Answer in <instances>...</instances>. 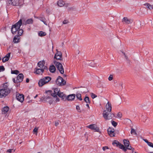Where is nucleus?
<instances>
[{"instance_id":"35","label":"nucleus","mask_w":153,"mask_h":153,"mask_svg":"<svg viewBox=\"0 0 153 153\" xmlns=\"http://www.w3.org/2000/svg\"><path fill=\"white\" fill-rule=\"evenodd\" d=\"M76 109L78 112L81 113V110L80 108L79 105L76 106Z\"/></svg>"},{"instance_id":"45","label":"nucleus","mask_w":153,"mask_h":153,"mask_svg":"<svg viewBox=\"0 0 153 153\" xmlns=\"http://www.w3.org/2000/svg\"><path fill=\"white\" fill-rule=\"evenodd\" d=\"M69 22L67 20H64L63 22V24H68Z\"/></svg>"},{"instance_id":"41","label":"nucleus","mask_w":153,"mask_h":153,"mask_svg":"<svg viewBox=\"0 0 153 153\" xmlns=\"http://www.w3.org/2000/svg\"><path fill=\"white\" fill-rule=\"evenodd\" d=\"M127 148L128 149H129V150H131L132 152H133L134 150V149L131 146H129H129L128 147H127Z\"/></svg>"},{"instance_id":"38","label":"nucleus","mask_w":153,"mask_h":153,"mask_svg":"<svg viewBox=\"0 0 153 153\" xmlns=\"http://www.w3.org/2000/svg\"><path fill=\"white\" fill-rule=\"evenodd\" d=\"M38 128H37L36 127H35L34 129L33 130V132L34 133H35V134H36V135H37V131L38 130Z\"/></svg>"},{"instance_id":"5","label":"nucleus","mask_w":153,"mask_h":153,"mask_svg":"<svg viewBox=\"0 0 153 153\" xmlns=\"http://www.w3.org/2000/svg\"><path fill=\"white\" fill-rule=\"evenodd\" d=\"M60 90L59 88H56L53 90V92H52L51 91H48L46 92L47 94L49 95H51V96H52L54 97H57L59 93L60 92Z\"/></svg>"},{"instance_id":"27","label":"nucleus","mask_w":153,"mask_h":153,"mask_svg":"<svg viewBox=\"0 0 153 153\" xmlns=\"http://www.w3.org/2000/svg\"><path fill=\"white\" fill-rule=\"evenodd\" d=\"M19 39L18 36H15L13 38V42L14 43H17L19 42Z\"/></svg>"},{"instance_id":"30","label":"nucleus","mask_w":153,"mask_h":153,"mask_svg":"<svg viewBox=\"0 0 153 153\" xmlns=\"http://www.w3.org/2000/svg\"><path fill=\"white\" fill-rule=\"evenodd\" d=\"M84 101L87 103H90V101L89 100V98L88 97H85L84 98Z\"/></svg>"},{"instance_id":"19","label":"nucleus","mask_w":153,"mask_h":153,"mask_svg":"<svg viewBox=\"0 0 153 153\" xmlns=\"http://www.w3.org/2000/svg\"><path fill=\"white\" fill-rule=\"evenodd\" d=\"M75 97V94H74L69 95L66 97V99L68 101H72Z\"/></svg>"},{"instance_id":"15","label":"nucleus","mask_w":153,"mask_h":153,"mask_svg":"<svg viewBox=\"0 0 153 153\" xmlns=\"http://www.w3.org/2000/svg\"><path fill=\"white\" fill-rule=\"evenodd\" d=\"M51 95H49L48 96H47L46 97L45 96L43 98V99L44 100L48 101V100H49L48 101L49 103L50 104H51L53 101V98L51 97Z\"/></svg>"},{"instance_id":"42","label":"nucleus","mask_w":153,"mask_h":153,"mask_svg":"<svg viewBox=\"0 0 153 153\" xmlns=\"http://www.w3.org/2000/svg\"><path fill=\"white\" fill-rule=\"evenodd\" d=\"M117 116L118 117L121 118L122 116V114L121 112H119L118 113Z\"/></svg>"},{"instance_id":"50","label":"nucleus","mask_w":153,"mask_h":153,"mask_svg":"<svg viewBox=\"0 0 153 153\" xmlns=\"http://www.w3.org/2000/svg\"><path fill=\"white\" fill-rule=\"evenodd\" d=\"M149 4L148 3H146L145 4H144V5L147 8H148L149 5Z\"/></svg>"},{"instance_id":"57","label":"nucleus","mask_w":153,"mask_h":153,"mask_svg":"<svg viewBox=\"0 0 153 153\" xmlns=\"http://www.w3.org/2000/svg\"><path fill=\"white\" fill-rule=\"evenodd\" d=\"M59 98H56V101H59Z\"/></svg>"},{"instance_id":"11","label":"nucleus","mask_w":153,"mask_h":153,"mask_svg":"<svg viewBox=\"0 0 153 153\" xmlns=\"http://www.w3.org/2000/svg\"><path fill=\"white\" fill-rule=\"evenodd\" d=\"M16 98L17 100L21 102L24 101V95L22 94H16Z\"/></svg>"},{"instance_id":"7","label":"nucleus","mask_w":153,"mask_h":153,"mask_svg":"<svg viewBox=\"0 0 153 153\" xmlns=\"http://www.w3.org/2000/svg\"><path fill=\"white\" fill-rule=\"evenodd\" d=\"M56 83L58 85L64 86L66 84V81L61 77L59 76L56 80Z\"/></svg>"},{"instance_id":"33","label":"nucleus","mask_w":153,"mask_h":153,"mask_svg":"<svg viewBox=\"0 0 153 153\" xmlns=\"http://www.w3.org/2000/svg\"><path fill=\"white\" fill-rule=\"evenodd\" d=\"M131 134H134L135 135H137V134L136 133V132L135 131V130L133 128H131Z\"/></svg>"},{"instance_id":"55","label":"nucleus","mask_w":153,"mask_h":153,"mask_svg":"<svg viewBox=\"0 0 153 153\" xmlns=\"http://www.w3.org/2000/svg\"><path fill=\"white\" fill-rule=\"evenodd\" d=\"M86 106L88 107V109L90 108V107L89 106L88 104H86Z\"/></svg>"},{"instance_id":"14","label":"nucleus","mask_w":153,"mask_h":153,"mask_svg":"<svg viewBox=\"0 0 153 153\" xmlns=\"http://www.w3.org/2000/svg\"><path fill=\"white\" fill-rule=\"evenodd\" d=\"M57 52L55 54L54 58L57 60H60L62 57V53L61 52L58 51L56 50Z\"/></svg>"},{"instance_id":"8","label":"nucleus","mask_w":153,"mask_h":153,"mask_svg":"<svg viewBox=\"0 0 153 153\" xmlns=\"http://www.w3.org/2000/svg\"><path fill=\"white\" fill-rule=\"evenodd\" d=\"M113 144L114 145L119 147L120 149H122L125 152H126L127 149H128L127 147H126V148H125L123 144L119 142L117 140H114L113 143Z\"/></svg>"},{"instance_id":"13","label":"nucleus","mask_w":153,"mask_h":153,"mask_svg":"<svg viewBox=\"0 0 153 153\" xmlns=\"http://www.w3.org/2000/svg\"><path fill=\"white\" fill-rule=\"evenodd\" d=\"M108 134L111 137H113L115 136V133L114 132V128H109L108 129Z\"/></svg>"},{"instance_id":"39","label":"nucleus","mask_w":153,"mask_h":153,"mask_svg":"<svg viewBox=\"0 0 153 153\" xmlns=\"http://www.w3.org/2000/svg\"><path fill=\"white\" fill-rule=\"evenodd\" d=\"M111 123L112 125L114 127H116L117 125V123L114 121H111Z\"/></svg>"},{"instance_id":"1","label":"nucleus","mask_w":153,"mask_h":153,"mask_svg":"<svg viewBox=\"0 0 153 153\" xmlns=\"http://www.w3.org/2000/svg\"><path fill=\"white\" fill-rule=\"evenodd\" d=\"M10 92V90L8 87L7 83H4L3 85V88L0 89V98L5 97Z\"/></svg>"},{"instance_id":"46","label":"nucleus","mask_w":153,"mask_h":153,"mask_svg":"<svg viewBox=\"0 0 153 153\" xmlns=\"http://www.w3.org/2000/svg\"><path fill=\"white\" fill-rule=\"evenodd\" d=\"M148 145L149 146H150L151 147L153 148V144L152 143L149 142V143H148Z\"/></svg>"},{"instance_id":"6","label":"nucleus","mask_w":153,"mask_h":153,"mask_svg":"<svg viewBox=\"0 0 153 153\" xmlns=\"http://www.w3.org/2000/svg\"><path fill=\"white\" fill-rule=\"evenodd\" d=\"M54 63L56 67L60 73L62 74H63L64 73V71L62 64L60 62H57L56 61H54Z\"/></svg>"},{"instance_id":"26","label":"nucleus","mask_w":153,"mask_h":153,"mask_svg":"<svg viewBox=\"0 0 153 153\" xmlns=\"http://www.w3.org/2000/svg\"><path fill=\"white\" fill-rule=\"evenodd\" d=\"M49 70L51 72H54L56 70L55 67L53 65L50 66L49 68Z\"/></svg>"},{"instance_id":"47","label":"nucleus","mask_w":153,"mask_h":153,"mask_svg":"<svg viewBox=\"0 0 153 153\" xmlns=\"http://www.w3.org/2000/svg\"><path fill=\"white\" fill-rule=\"evenodd\" d=\"M108 147L107 146H104L102 147V149L104 151H105L106 149H108Z\"/></svg>"},{"instance_id":"56","label":"nucleus","mask_w":153,"mask_h":153,"mask_svg":"<svg viewBox=\"0 0 153 153\" xmlns=\"http://www.w3.org/2000/svg\"><path fill=\"white\" fill-rule=\"evenodd\" d=\"M13 82H14V83H16V80H15V79H14V78H13Z\"/></svg>"},{"instance_id":"34","label":"nucleus","mask_w":153,"mask_h":153,"mask_svg":"<svg viewBox=\"0 0 153 153\" xmlns=\"http://www.w3.org/2000/svg\"><path fill=\"white\" fill-rule=\"evenodd\" d=\"M18 33L19 35L21 36L22 35V33H23V30L22 29H18Z\"/></svg>"},{"instance_id":"16","label":"nucleus","mask_w":153,"mask_h":153,"mask_svg":"<svg viewBox=\"0 0 153 153\" xmlns=\"http://www.w3.org/2000/svg\"><path fill=\"white\" fill-rule=\"evenodd\" d=\"M105 108L106 111L108 112H111V111L112 106L111 104L108 101V102L107 103L106 105Z\"/></svg>"},{"instance_id":"2","label":"nucleus","mask_w":153,"mask_h":153,"mask_svg":"<svg viewBox=\"0 0 153 153\" xmlns=\"http://www.w3.org/2000/svg\"><path fill=\"white\" fill-rule=\"evenodd\" d=\"M22 24V20L20 19L18 22L14 25L11 27V31L13 34H15L16 32L19 29Z\"/></svg>"},{"instance_id":"22","label":"nucleus","mask_w":153,"mask_h":153,"mask_svg":"<svg viewBox=\"0 0 153 153\" xmlns=\"http://www.w3.org/2000/svg\"><path fill=\"white\" fill-rule=\"evenodd\" d=\"M9 110V108L8 106L4 107L2 110V113L5 114L7 113Z\"/></svg>"},{"instance_id":"32","label":"nucleus","mask_w":153,"mask_h":153,"mask_svg":"<svg viewBox=\"0 0 153 153\" xmlns=\"http://www.w3.org/2000/svg\"><path fill=\"white\" fill-rule=\"evenodd\" d=\"M76 96L78 99L80 100H82L81 94L79 93H78L76 94Z\"/></svg>"},{"instance_id":"12","label":"nucleus","mask_w":153,"mask_h":153,"mask_svg":"<svg viewBox=\"0 0 153 153\" xmlns=\"http://www.w3.org/2000/svg\"><path fill=\"white\" fill-rule=\"evenodd\" d=\"M45 62L43 61H40L38 63V66L41 68H42L44 69H47V67L45 65Z\"/></svg>"},{"instance_id":"63","label":"nucleus","mask_w":153,"mask_h":153,"mask_svg":"<svg viewBox=\"0 0 153 153\" xmlns=\"http://www.w3.org/2000/svg\"><path fill=\"white\" fill-rule=\"evenodd\" d=\"M150 153H153V152H151Z\"/></svg>"},{"instance_id":"52","label":"nucleus","mask_w":153,"mask_h":153,"mask_svg":"<svg viewBox=\"0 0 153 153\" xmlns=\"http://www.w3.org/2000/svg\"><path fill=\"white\" fill-rule=\"evenodd\" d=\"M59 122H56L55 123V126H57L59 125Z\"/></svg>"},{"instance_id":"43","label":"nucleus","mask_w":153,"mask_h":153,"mask_svg":"<svg viewBox=\"0 0 153 153\" xmlns=\"http://www.w3.org/2000/svg\"><path fill=\"white\" fill-rule=\"evenodd\" d=\"M5 68L3 66H0V72L1 71H3L4 70Z\"/></svg>"},{"instance_id":"51","label":"nucleus","mask_w":153,"mask_h":153,"mask_svg":"<svg viewBox=\"0 0 153 153\" xmlns=\"http://www.w3.org/2000/svg\"><path fill=\"white\" fill-rule=\"evenodd\" d=\"M12 149H9L7 150V152L11 153L12 152Z\"/></svg>"},{"instance_id":"4","label":"nucleus","mask_w":153,"mask_h":153,"mask_svg":"<svg viewBox=\"0 0 153 153\" xmlns=\"http://www.w3.org/2000/svg\"><path fill=\"white\" fill-rule=\"evenodd\" d=\"M7 4L15 6H21L22 5L20 0H8L7 1Z\"/></svg>"},{"instance_id":"17","label":"nucleus","mask_w":153,"mask_h":153,"mask_svg":"<svg viewBox=\"0 0 153 153\" xmlns=\"http://www.w3.org/2000/svg\"><path fill=\"white\" fill-rule=\"evenodd\" d=\"M24 77L23 75L22 74H20L17 77L16 82H22Z\"/></svg>"},{"instance_id":"61","label":"nucleus","mask_w":153,"mask_h":153,"mask_svg":"<svg viewBox=\"0 0 153 153\" xmlns=\"http://www.w3.org/2000/svg\"><path fill=\"white\" fill-rule=\"evenodd\" d=\"M122 85H123V83H122L121 84V85L122 86V87H123V86H122Z\"/></svg>"},{"instance_id":"59","label":"nucleus","mask_w":153,"mask_h":153,"mask_svg":"<svg viewBox=\"0 0 153 153\" xmlns=\"http://www.w3.org/2000/svg\"><path fill=\"white\" fill-rule=\"evenodd\" d=\"M68 5H69V4H65V6H68Z\"/></svg>"},{"instance_id":"20","label":"nucleus","mask_w":153,"mask_h":153,"mask_svg":"<svg viewBox=\"0 0 153 153\" xmlns=\"http://www.w3.org/2000/svg\"><path fill=\"white\" fill-rule=\"evenodd\" d=\"M10 53H8L6 56H4L2 59V61L3 62H5L8 61L10 56Z\"/></svg>"},{"instance_id":"53","label":"nucleus","mask_w":153,"mask_h":153,"mask_svg":"<svg viewBox=\"0 0 153 153\" xmlns=\"http://www.w3.org/2000/svg\"><path fill=\"white\" fill-rule=\"evenodd\" d=\"M144 140L146 142L147 144L149 142L148 141L147 139H144Z\"/></svg>"},{"instance_id":"44","label":"nucleus","mask_w":153,"mask_h":153,"mask_svg":"<svg viewBox=\"0 0 153 153\" xmlns=\"http://www.w3.org/2000/svg\"><path fill=\"white\" fill-rule=\"evenodd\" d=\"M113 79V75H110L108 78V80L109 81H111V80H112Z\"/></svg>"},{"instance_id":"9","label":"nucleus","mask_w":153,"mask_h":153,"mask_svg":"<svg viewBox=\"0 0 153 153\" xmlns=\"http://www.w3.org/2000/svg\"><path fill=\"white\" fill-rule=\"evenodd\" d=\"M102 114L103 117L106 120H110L112 118V114L111 113L107 112L106 110L103 111Z\"/></svg>"},{"instance_id":"23","label":"nucleus","mask_w":153,"mask_h":153,"mask_svg":"<svg viewBox=\"0 0 153 153\" xmlns=\"http://www.w3.org/2000/svg\"><path fill=\"white\" fill-rule=\"evenodd\" d=\"M57 4L58 6L62 7L65 5V3L62 0H59L58 1Z\"/></svg>"},{"instance_id":"18","label":"nucleus","mask_w":153,"mask_h":153,"mask_svg":"<svg viewBox=\"0 0 153 153\" xmlns=\"http://www.w3.org/2000/svg\"><path fill=\"white\" fill-rule=\"evenodd\" d=\"M122 22L123 23L128 24L132 22V20L128 19L127 17H124L122 19Z\"/></svg>"},{"instance_id":"3","label":"nucleus","mask_w":153,"mask_h":153,"mask_svg":"<svg viewBox=\"0 0 153 153\" xmlns=\"http://www.w3.org/2000/svg\"><path fill=\"white\" fill-rule=\"evenodd\" d=\"M51 79L50 76L45 77L41 79L39 82L38 84L39 86H42L48 82Z\"/></svg>"},{"instance_id":"37","label":"nucleus","mask_w":153,"mask_h":153,"mask_svg":"<svg viewBox=\"0 0 153 153\" xmlns=\"http://www.w3.org/2000/svg\"><path fill=\"white\" fill-rule=\"evenodd\" d=\"M122 53L124 55L126 60L128 62H130V61L128 58V57L126 55L125 53L124 52H122Z\"/></svg>"},{"instance_id":"29","label":"nucleus","mask_w":153,"mask_h":153,"mask_svg":"<svg viewBox=\"0 0 153 153\" xmlns=\"http://www.w3.org/2000/svg\"><path fill=\"white\" fill-rule=\"evenodd\" d=\"M46 35V33L42 31H40L39 33V35L41 36H45Z\"/></svg>"},{"instance_id":"54","label":"nucleus","mask_w":153,"mask_h":153,"mask_svg":"<svg viewBox=\"0 0 153 153\" xmlns=\"http://www.w3.org/2000/svg\"><path fill=\"white\" fill-rule=\"evenodd\" d=\"M29 79L27 78L26 79V82H27V83L28 82H29Z\"/></svg>"},{"instance_id":"25","label":"nucleus","mask_w":153,"mask_h":153,"mask_svg":"<svg viewBox=\"0 0 153 153\" xmlns=\"http://www.w3.org/2000/svg\"><path fill=\"white\" fill-rule=\"evenodd\" d=\"M33 22V20L32 19H27L25 22L24 24L26 25L27 24H32ZM24 24V23H23Z\"/></svg>"},{"instance_id":"28","label":"nucleus","mask_w":153,"mask_h":153,"mask_svg":"<svg viewBox=\"0 0 153 153\" xmlns=\"http://www.w3.org/2000/svg\"><path fill=\"white\" fill-rule=\"evenodd\" d=\"M39 19L42 22H43L46 25H47V23H46V19L45 18L43 17H41L39 18Z\"/></svg>"},{"instance_id":"58","label":"nucleus","mask_w":153,"mask_h":153,"mask_svg":"<svg viewBox=\"0 0 153 153\" xmlns=\"http://www.w3.org/2000/svg\"><path fill=\"white\" fill-rule=\"evenodd\" d=\"M38 96V95H36V96H35L34 97V98H36Z\"/></svg>"},{"instance_id":"62","label":"nucleus","mask_w":153,"mask_h":153,"mask_svg":"<svg viewBox=\"0 0 153 153\" xmlns=\"http://www.w3.org/2000/svg\"><path fill=\"white\" fill-rule=\"evenodd\" d=\"M52 49H53V46H52Z\"/></svg>"},{"instance_id":"40","label":"nucleus","mask_w":153,"mask_h":153,"mask_svg":"<svg viewBox=\"0 0 153 153\" xmlns=\"http://www.w3.org/2000/svg\"><path fill=\"white\" fill-rule=\"evenodd\" d=\"M91 96L92 99H94L97 97V96L93 93H91L90 94Z\"/></svg>"},{"instance_id":"31","label":"nucleus","mask_w":153,"mask_h":153,"mask_svg":"<svg viewBox=\"0 0 153 153\" xmlns=\"http://www.w3.org/2000/svg\"><path fill=\"white\" fill-rule=\"evenodd\" d=\"M57 95L60 97H65V94L63 92H61L60 91V92Z\"/></svg>"},{"instance_id":"36","label":"nucleus","mask_w":153,"mask_h":153,"mask_svg":"<svg viewBox=\"0 0 153 153\" xmlns=\"http://www.w3.org/2000/svg\"><path fill=\"white\" fill-rule=\"evenodd\" d=\"M19 73V72L18 71L16 70L14 71H11V73L12 74H18Z\"/></svg>"},{"instance_id":"21","label":"nucleus","mask_w":153,"mask_h":153,"mask_svg":"<svg viewBox=\"0 0 153 153\" xmlns=\"http://www.w3.org/2000/svg\"><path fill=\"white\" fill-rule=\"evenodd\" d=\"M35 69L36 70L35 73L37 74H40L41 73H42L44 72V69L40 68H36Z\"/></svg>"},{"instance_id":"49","label":"nucleus","mask_w":153,"mask_h":153,"mask_svg":"<svg viewBox=\"0 0 153 153\" xmlns=\"http://www.w3.org/2000/svg\"><path fill=\"white\" fill-rule=\"evenodd\" d=\"M149 6L148 8L150 10H151L153 9L152 6L150 4H149Z\"/></svg>"},{"instance_id":"60","label":"nucleus","mask_w":153,"mask_h":153,"mask_svg":"<svg viewBox=\"0 0 153 153\" xmlns=\"http://www.w3.org/2000/svg\"><path fill=\"white\" fill-rule=\"evenodd\" d=\"M63 76H64V77H66V75L65 74L63 75Z\"/></svg>"},{"instance_id":"24","label":"nucleus","mask_w":153,"mask_h":153,"mask_svg":"<svg viewBox=\"0 0 153 153\" xmlns=\"http://www.w3.org/2000/svg\"><path fill=\"white\" fill-rule=\"evenodd\" d=\"M124 144L126 147H128L129 145V141L127 140L124 139L123 140Z\"/></svg>"},{"instance_id":"64","label":"nucleus","mask_w":153,"mask_h":153,"mask_svg":"<svg viewBox=\"0 0 153 153\" xmlns=\"http://www.w3.org/2000/svg\"><path fill=\"white\" fill-rule=\"evenodd\" d=\"M134 153H137V152H135Z\"/></svg>"},{"instance_id":"10","label":"nucleus","mask_w":153,"mask_h":153,"mask_svg":"<svg viewBox=\"0 0 153 153\" xmlns=\"http://www.w3.org/2000/svg\"><path fill=\"white\" fill-rule=\"evenodd\" d=\"M87 127L91 129L94 131H95L99 132V129L97 125L95 124H91L87 126Z\"/></svg>"},{"instance_id":"48","label":"nucleus","mask_w":153,"mask_h":153,"mask_svg":"<svg viewBox=\"0 0 153 153\" xmlns=\"http://www.w3.org/2000/svg\"><path fill=\"white\" fill-rule=\"evenodd\" d=\"M149 6L148 8L150 10H151L153 9L152 6L150 4H149Z\"/></svg>"}]
</instances>
